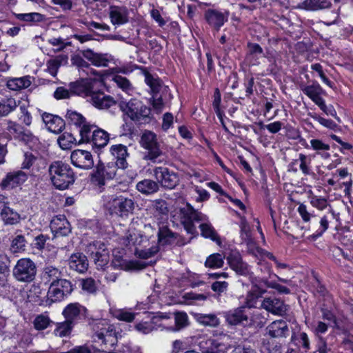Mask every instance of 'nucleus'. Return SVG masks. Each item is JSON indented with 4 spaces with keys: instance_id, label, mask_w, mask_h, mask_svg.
<instances>
[{
    "instance_id": "obj_5",
    "label": "nucleus",
    "mask_w": 353,
    "mask_h": 353,
    "mask_svg": "<svg viewBox=\"0 0 353 353\" xmlns=\"http://www.w3.org/2000/svg\"><path fill=\"white\" fill-rule=\"evenodd\" d=\"M251 281L253 287L251 291L248 292L246 297V305L248 307H254L255 299L261 296L262 294L266 292L265 290L259 286V284L261 283H263L268 288L276 290L280 294H288L290 293V290L285 286L281 285L276 282L269 281L268 279H261L259 283L256 279H252Z\"/></svg>"
},
{
    "instance_id": "obj_38",
    "label": "nucleus",
    "mask_w": 353,
    "mask_h": 353,
    "mask_svg": "<svg viewBox=\"0 0 353 353\" xmlns=\"http://www.w3.org/2000/svg\"><path fill=\"white\" fill-rule=\"evenodd\" d=\"M31 77L29 76L23 77L21 78H15L9 80L7 83V86L9 89L12 90H19L28 88L31 85Z\"/></svg>"
},
{
    "instance_id": "obj_64",
    "label": "nucleus",
    "mask_w": 353,
    "mask_h": 353,
    "mask_svg": "<svg viewBox=\"0 0 353 353\" xmlns=\"http://www.w3.org/2000/svg\"><path fill=\"white\" fill-rule=\"evenodd\" d=\"M105 179L101 170H99V168L97 165L95 170L90 174V181L92 183L101 187L105 184Z\"/></svg>"
},
{
    "instance_id": "obj_16",
    "label": "nucleus",
    "mask_w": 353,
    "mask_h": 353,
    "mask_svg": "<svg viewBox=\"0 0 353 353\" xmlns=\"http://www.w3.org/2000/svg\"><path fill=\"white\" fill-rule=\"evenodd\" d=\"M94 81L91 79H82L80 81L70 83V92L77 95L87 97L90 99Z\"/></svg>"
},
{
    "instance_id": "obj_63",
    "label": "nucleus",
    "mask_w": 353,
    "mask_h": 353,
    "mask_svg": "<svg viewBox=\"0 0 353 353\" xmlns=\"http://www.w3.org/2000/svg\"><path fill=\"white\" fill-rule=\"evenodd\" d=\"M296 344L299 347H302L305 352L310 348V339L305 332H300L296 339Z\"/></svg>"
},
{
    "instance_id": "obj_61",
    "label": "nucleus",
    "mask_w": 353,
    "mask_h": 353,
    "mask_svg": "<svg viewBox=\"0 0 353 353\" xmlns=\"http://www.w3.org/2000/svg\"><path fill=\"white\" fill-rule=\"evenodd\" d=\"M105 245L100 241H93L92 243H89L86 247V252L88 254H89L91 257L94 256L95 254H97V252H100L102 248H105Z\"/></svg>"
},
{
    "instance_id": "obj_17",
    "label": "nucleus",
    "mask_w": 353,
    "mask_h": 353,
    "mask_svg": "<svg viewBox=\"0 0 353 353\" xmlns=\"http://www.w3.org/2000/svg\"><path fill=\"white\" fill-rule=\"evenodd\" d=\"M82 54L97 67H107L109 63L113 61V57L110 54L97 53L90 49L83 50Z\"/></svg>"
},
{
    "instance_id": "obj_12",
    "label": "nucleus",
    "mask_w": 353,
    "mask_h": 353,
    "mask_svg": "<svg viewBox=\"0 0 353 353\" xmlns=\"http://www.w3.org/2000/svg\"><path fill=\"white\" fill-rule=\"evenodd\" d=\"M62 314L65 320L75 325L87 316V309L79 303L68 304L63 310Z\"/></svg>"
},
{
    "instance_id": "obj_47",
    "label": "nucleus",
    "mask_w": 353,
    "mask_h": 353,
    "mask_svg": "<svg viewBox=\"0 0 353 353\" xmlns=\"http://www.w3.org/2000/svg\"><path fill=\"white\" fill-rule=\"evenodd\" d=\"M110 312L114 317L120 321L132 322L134 319V314L127 310L111 309Z\"/></svg>"
},
{
    "instance_id": "obj_57",
    "label": "nucleus",
    "mask_w": 353,
    "mask_h": 353,
    "mask_svg": "<svg viewBox=\"0 0 353 353\" xmlns=\"http://www.w3.org/2000/svg\"><path fill=\"white\" fill-rule=\"evenodd\" d=\"M16 101L10 98L3 103H0V115L2 117L7 116L9 113L14 111L17 108Z\"/></svg>"
},
{
    "instance_id": "obj_40",
    "label": "nucleus",
    "mask_w": 353,
    "mask_h": 353,
    "mask_svg": "<svg viewBox=\"0 0 353 353\" xmlns=\"http://www.w3.org/2000/svg\"><path fill=\"white\" fill-rule=\"evenodd\" d=\"M19 141L23 142L31 149L37 148L40 143L39 138L28 130H23Z\"/></svg>"
},
{
    "instance_id": "obj_18",
    "label": "nucleus",
    "mask_w": 353,
    "mask_h": 353,
    "mask_svg": "<svg viewBox=\"0 0 353 353\" xmlns=\"http://www.w3.org/2000/svg\"><path fill=\"white\" fill-rule=\"evenodd\" d=\"M27 179L28 175L23 171L9 172L2 180L1 186L4 189L13 188L23 184Z\"/></svg>"
},
{
    "instance_id": "obj_37",
    "label": "nucleus",
    "mask_w": 353,
    "mask_h": 353,
    "mask_svg": "<svg viewBox=\"0 0 353 353\" xmlns=\"http://www.w3.org/2000/svg\"><path fill=\"white\" fill-rule=\"evenodd\" d=\"M227 322L230 325H237L243 321H247V316L244 314L243 307L236 308L228 312L225 315Z\"/></svg>"
},
{
    "instance_id": "obj_41",
    "label": "nucleus",
    "mask_w": 353,
    "mask_h": 353,
    "mask_svg": "<svg viewBox=\"0 0 353 353\" xmlns=\"http://www.w3.org/2000/svg\"><path fill=\"white\" fill-rule=\"evenodd\" d=\"M74 325L65 320L63 322L57 323L54 330V334L59 337L69 336Z\"/></svg>"
},
{
    "instance_id": "obj_26",
    "label": "nucleus",
    "mask_w": 353,
    "mask_h": 353,
    "mask_svg": "<svg viewBox=\"0 0 353 353\" xmlns=\"http://www.w3.org/2000/svg\"><path fill=\"white\" fill-rule=\"evenodd\" d=\"M70 268L79 273L85 272L88 268L87 257L82 253L72 254L68 260Z\"/></svg>"
},
{
    "instance_id": "obj_28",
    "label": "nucleus",
    "mask_w": 353,
    "mask_h": 353,
    "mask_svg": "<svg viewBox=\"0 0 353 353\" xmlns=\"http://www.w3.org/2000/svg\"><path fill=\"white\" fill-rule=\"evenodd\" d=\"M110 18L114 25H123L128 22V13L125 8L111 6L110 8Z\"/></svg>"
},
{
    "instance_id": "obj_9",
    "label": "nucleus",
    "mask_w": 353,
    "mask_h": 353,
    "mask_svg": "<svg viewBox=\"0 0 353 353\" xmlns=\"http://www.w3.org/2000/svg\"><path fill=\"white\" fill-rule=\"evenodd\" d=\"M153 174L159 185L169 190L175 188L179 183V174L166 167H156Z\"/></svg>"
},
{
    "instance_id": "obj_59",
    "label": "nucleus",
    "mask_w": 353,
    "mask_h": 353,
    "mask_svg": "<svg viewBox=\"0 0 353 353\" xmlns=\"http://www.w3.org/2000/svg\"><path fill=\"white\" fill-rule=\"evenodd\" d=\"M26 241L23 235L19 234L12 241V250L13 252H21L26 249Z\"/></svg>"
},
{
    "instance_id": "obj_27",
    "label": "nucleus",
    "mask_w": 353,
    "mask_h": 353,
    "mask_svg": "<svg viewBox=\"0 0 353 353\" xmlns=\"http://www.w3.org/2000/svg\"><path fill=\"white\" fill-rule=\"evenodd\" d=\"M205 17L208 23L216 30H219L228 20V14L214 10H208Z\"/></svg>"
},
{
    "instance_id": "obj_10",
    "label": "nucleus",
    "mask_w": 353,
    "mask_h": 353,
    "mask_svg": "<svg viewBox=\"0 0 353 353\" xmlns=\"http://www.w3.org/2000/svg\"><path fill=\"white\" fill-rule=\"evenodd\" d=\"M72 290L73 286L69 280H59L50 283L48 292V298L52 302L61 301L65 296L70 294Z\"/></svg>"
},
{
    "instance_id": "obj_4",
    "label": "nucleus",
    "mask_w": 353,
    "mask_h": 353,
    "mask_svg": "<svg viewBox=\"0 0 353 353\" xmlns=\"http://www.w3.org/2000/svg\"><path fill=\"white\" fill-rule=\"evenodd\" d=\"M95 342L112 346L117 341V332L113 325L105 321H98L92 325Z\"/></svg>"
},
{
    "instance_id": "obj_31",
    "label": "nucleus",
    "mask_w": 353,
    "mask_h": 353,
    "mask_svg": "<svg viewBox=\"0 0 353 353\" xmlns=\"http://www.w3.org/2000/svg\"><path fill=\"white\" fill-rule=\"evenodd\" d=\"M194 319L199 324L211 327H216L220 324V320L214 314L195 313Z\"/></svg>"
},
{
    "instance_id": "obj_23",
    "label": "nucleus",
    "mask_w": 353,
    "mask_h": 353,
    "mask_svg": "<svg viewBox=\"0 0 353 353\" xmlns=\"http://www.w3.org/2000/svg\"><path fill=\"white\" fill-rule=\"evenodd\" d=\"M88 101L94 107L101 110L108 109L116 105V102L112 97L106 96L102 92H94Z\"/></svg>"
},
{
    "instance_id": "obj_32",
    "label": "nucleus",
    "mask_w": 353,
    "mask_h": 353,
    "mask_svg": "<svg viewBox=\"0 0 353 353\" xmlns=\"http://www.w3.org/2000/svg\"><path fill=\"white\" fill-rule=\"evenodd\" d=\"M248 53L247 59L251 65L259 64V59L265 57L262 48L258 43H249L248 44Z\"/></svg>"
},
{
    "instance_id": "obj_6",
    "label": "nucleus",
    "mask_w": 353,
    "mask_h": 353,
    "mask_svg": "<svg viewBox=\"0 0 353 353\" xmlns=\"http://www.w3.org/2000/svg\"><path fill=\"white\" fill-rule=\"evenodd\" d=\"M119 105L121 111L133 121H141L150 114V109L137 99H131L128 102L121 101Z\"/></svg>"
},
{
    "instance_id": "obj_55",
    "label": "nucleus",
    "mask_w": 353,
    "mask_h": 353,
    "mask_svg": "<svg viewBox=\"0 0 353 353\" xmlns=\"http://www.w3.org/2000/svg\"><path fill=\"white\" fill-rule=\"evenodd\" d=\"M240 228L241 239L247 244L251 243L252 242V240L251 239L250 228L248 223L247 222L245 218L241 219Z\"/></svg>"
},
{
    "instance_id": "obj_3",
    "label": "nucleus",
    "mask_w": 353,
    "mask_h": 353,
    "mask_svg": "<svg viewBox=\"0 0 353 353\" xmlns=\"http://www.w3.org/2000/svg\"><path fill=\"white\" fill-rule=\"evenodd\" d=\"M139 143L145 150L144 160L154 163H161L164 161L163 152L155 133L150 130H145L141 136Z\"/></svg>"
},
{
    "instance_id": "obj_58",
    "label": "nucleus",
    "mask_w": 353,
    "mask_h": 353,
    "mask_svg": "<svg viewBox=\"0 0 353 353\" xmlns=\"http://www.w3.org/2000/svg\"><path fill=\"white\" fill-rule=\"evenodd\" d=\"M309 199L312 206L319 210H323L328 205L327 200L324 197L316 196L312 194L309 196Z\"/></svg>"
},
{
    "instance_id": "obj_8",
    "label": "nucleus",
    "mask_w": 353,
    "mask_h": 353,
    "mask_svg": "<svg viewBox=\"0 0 353 353\" xmlns=\"http://www.w3.org/2000/svg\"><path fill=\"white\" fill-rule=\"evenodd\" d=\"M13 276L19 281L31 282L35 278L37 267L35 263L28 258H23L17 262L13 268Z\"/></svg>"
},
{
    "instance_id": "obj_53",
    "label": "nucleus",
    "mask_w": 353,
    "mask_h": 353,
    "mask_svg": "<svg viewBox=\"0 0 353 353\" xmlns=\"http://www.w3.org/2000/svg\"><path fill=\"white\" fill-rule=\"evenodd\" d=\"M15 16L17 19L26 22H41L45 20V17L39 12L16 14Z\"/></svg>"
},
{
    "instance_id": "obj_29",
    "label": "nucleus",
    "mask_w": 353,
    "mask_h": 353,
    "mask_svg": "<svg viewBox=\"0 0 353 353\" xmlns=\"http://www.w3.org/2000/svg\"><path fill=\"white\" fill-rule=\"evenodd\" d=\"M2 125H3L4 133L8 138L19 140L21 137L24 129L19 123L11 120H4Z\"/></svg>"
},
{
    "instance_id": "obj_43",
    "label": "nucleus",
    "mask_w": 353,
    "mask_h": 353,
    "mask_svg": "<svg viewBox=\"0 0 353 353\" xmlns=\"http://www.w3.org/2000/svg\"><path fill=\"white\" fill-rule=\"evenodd\" d=\"M158 318L156 316H153L149 321H141L137 323L135 325V327L137 331L141 332L143 334H148L152 332L154 330H157V323L158 321Z\"/></svg>"
},
{
    "instance_id": "obj_60",
    "label": "nucleus",
    "mask_w": 353,
    "mask_h": 353,
    "mask_svg": "<svg viewBox=\"0 0 353 353\" xmlns=\"http://www.w3.org/2000/svg\"><path fill=\"white\" fill-rule=\"evenodd\" d=\"M145 81L150 86L153 92H158L160 89V82L158 79L154 78L150 72H145Z\"/></svg>"
},
{
    "instance_id": "obj_13",
    "label": "nucleus",
    "mask_w": 353,
    "mask_h": 353,
    "mask_svg": "<svg viewBox=\"0 0 353 353\" xmlns=\"http://www.w3.org/2000/svg\"><path fill=\"white\" fill-rule=\"evenodd\" d=\"M158 242L161 245L181 246L185 244L183 239L165 225L160 226L159 228Z\"/></svg>"
},
{
    "instance_id": "obj_22",
    "label": "nucleus",
    "mask_w": 353,
    "mask_h": 353,
    "mask_svg": "<svg viewBox=\"0 0 353 353\" xmlns=\"http://www.w3.org/2000/svg\"><path fill=\"white\" fill-rule=\"evenodd\" d=\"M50 227L56 235L67 236L71 232L70 223L63 215L54 217Z\"/></svg>"
},
{
    "instance_id": "obj_35",
    "label": "nucleus",
    "mask_w": 353,
    "mask_h": 353,
    "mask_svg": "<svg viewBox=\"0 0 353 353\" xmlns=\"http://www.w3.org/2000/svg\"><path fill=\"white\" fill-rule=\"evenodd\" d=\"M63 276L62 271L52 265H48L43 268V279L46 282L55 283L59 280H63Z\"/></svg>"
},
{
    "instance_id": "obj_21",
    "label": "nucleus",
    "mask_w": 353,
    "mask_h": 353,
    "mask_svg": "<svg viewBox=\"0 0 353 353\" xmlns=\"http://www.w3.org/2000/svg\"><path fill=\"white\" fill-rule=\"evenodd\" d=\"M0 218L6 225H14L19 222L20 214L5 201H0Z\"/></svg>"
},
{
    "instance_id": "obj_25",
    "label": "nucleus",
    "mask_w": 353,
    "mask_h": 353,
    "mask_svg": "<svg viewBox=\"0 0 353 353\" xmlns=\"http://www.w3.org/2000/svg\"><path fill=\"white\" fill-rule=\"evenodd\" d=\"M266 330L273 338L286 337L289 334L287 322L283 320L273 321L266 327Z\"/></svg>"
},
{
    "instance_id": "obj_30",
    "label": "nucleus",
    "mask_w": 353,
    "mask_h": 353,
    "mask_svg": "<svg viewBox=\"0 0 353 353\" xmlns=\"http://www.w3.org/2000/svg\"><path fill=\"white\" fill-rule=\"evenodd\" d=\"M301 90L306 94L316 105L319 104L323 99L321 97L323 92V88L317 83L310 85L301 87Z\"/></svg>"
},
{
    "instance_id": "obj_44",
    "label": "nucleus",
    "mask_w": 353,
    "mask_h": 353,
    "mask_svg": "<svg viewBox=\"0 0 353 353\" xmlns=\"http://www.w3.org/2000/svg\"><path fill=\"white\" fill-rule=\"evenodd\" d=\"M97 165L105 179H113L117 174V168H119L113 162H109L106 165H104L102 163H99Z\"/></svg>"
},
{
    "instance_id": "obj_54",
    "label": "nucleus",
    "mask_w": 353,
    "mask_h": 353,
    "mask_svg": "<svg viewBox=\"0 0 353 353\" xmlns=\"http://www.w3.org/2000/svg\"><path fill=\"white\" fill-rule=\"evenodd\" d=\"M152 209L156 215H167L169 211L167 202L163 199L153 201Z\"/></svg>"
},
{
    "instance_id": "obj_46",
    "label": "nucleus",
    "mask_w": 353,
    "mask_h": 353,
    "mask_svg": "<svg viewBox=\"0 0 353 353\" xmlns=\"http://www.w3.org/2000/svg\"><path fill=\"white\" fill-rule=\"evenodd\" d=\"M52 321L46 313L37 315L33 321L34 327L39 331L49 327Z\"/></svg>"
},
{
    "instance_id": "obj_24",
    "label": "nucleus",
    "mask_w": 353,
    "mask_h": 353,
    "mask_svg": "<svg viewBox=\"0 0 353 353\" xmlns=\"http://www.w3.org/2000/svg\"><path fill=\"white\" fill-rule=\"evenodd\" d=\"M42 119L47 129L55 134L61 132L65 126L64 121L57 115L45 112L42 114Z\"/></svg>"
},
{
    "instance_id": "obj_15",
    "label": "nucleus",
    "mask_w": 353,
    "mask_h": 353,
    "mask_svg": "<svg viewBox=\"0 0 353 353\" xmlns=\"http://www.w3.org/2000/svg\"><path fill=\"white\" fill-rule=\"evenodd\" d=\"M227 261L230 268L234 270L236 274L243 276H249L252 278V273L249 265L242 261L241 254L237 251H231L227 256Z\"/></svg>"
},
{
    "instance_id": "obj_14",
    "label": "nucleus",
    "mask_w": 353,
    "mask_h": 353,
    "mask_svg": "<svg viewBox=\"0 0 353 353\" xmlns=\"http://www.w3.org/2000/svg\"><path fill=\"white\" fill-rule=\"evenodd\" d=\"M71 163L77 168L89 170L94 165V160L90 152L75 150L70 155Z\"/></svg>"
},
{
    "instance_id": "obj_62",
    "label": "nucleus",
    "mask_w": 353,
    "mask_h": 353,
    "mask_svg": "<svg viewBox=\"0 0 353 353\" xmlns=\"http://www.w3.org/2000/svg\"><path fill=\"white\" fill-rule=\"evenodd\" d=\"M309 116L327 128L334 130L337 127L336 123L333 121L321 117L316 113H309Z\"/></svg>"
},
{
    "instance_id": "obj_51",
    "label": "nucleus",
    "mask_w": 353,
    "mask_h": 353,
    "mask_svg": "<svg viewBox=\"0 0 353 353\" xmlns=\"http://www.w3.org/2000/svg\"><path fill=\"white\" fill-rule=\"evenodd\" d=\"M79 134L81 136V142H90L92 139V134L93 130L97 128L96 126L88 124L85 122L81 127H79Z\"/></svg>"
},
{
    "instance_id": "obj_19",
    "label": "nucleus",
    "mask_w": 353,
    "mask_h": 353,
    "mask_svg": "<svg viewBox=\"0 0 353 353\" xmlns=\"http://www.w3.org/2000/svg\"><path fill=\"white\" fill-rule=\"evenodd\" d=\"M110 152L114 159V162L119 168L125 169L128 167L126 158L129 156L128 148L122 144L113 145L110 148Z\"/></svg>"
},
{
    "instance_id": "obj_1",
    "label": "nucleus",
    "mask_w": 353,
    "mask_h": 353,
    "mask_svg": "<svg viewBox=\"0 0 353 353\" xmlns=\"http://www.w3.org/2000/svg\"><path fill=\"white\" fill-rule=\"evenodd\" d=\"M179 214L180 221L188 233L194 234L196 232V228L194 225V222H204L199 225L201 235L216 242L219 245L221 243L220 238L214 228L211 224L205 222L208 220L206 215L194 209L189 203L181 208Z\"/></svg>"
},
{
    "instance_id": "obj_50",
    "label": "nucleus",
    "mask_w": 353,
    "mask_h": 353,
    "mask_svg": "<svg viewBox=\"0 0 353 353\" xmlns=\"http://www.w3.org/2000/svg\"><path fill=\"white\" fill-rule=\"evenodd\" d=\"M175 327L174 331H179L186 327L189 324L188 314L184 312H177L174 313Z\"/></svg>"
},
{
    "instance_id": "obj_56",
    "label": "nucleus",
    "mask_w": 353,
    "mask_h": 353,
    "mask_svg": "<svg viewBox=\"0 0 353 353\" xmlns=\"http://www.w3.org/2000/svg\"><path fill=\"white\" fill-rule=\"evenodd\" d=\"M72 63L74 65L77 66L79 70L88 74L90 72L95 74V72L92 70L90 67V64L87 63L81 57L76 55L71 59Z\"/></svg>"
},
{
    "instance_id": "obj_11",
    "label": "nucleus",
    "mask_w": 353,
    "mask_h": 353,
    "mask_svg": "<svg viewBox=\"0 0 353 353\" xmlns=\"http://www.w3.org/2000/svg\"><path fill=\"white\" fill-rule=\"evenodd\" d=\"M229 336L223 334L219 338H210L199 343L202 353H225L229 345L225 343Z\"/></svg>"
},
{
    "instance_id": "obj_49",
    "label": "nucleus",
    "mask_w": 353,
    "mask_h": 353,
    "mask_svg": "<svg viewBox=\"0 0 353 353\" xmlns=\"http://www.w3.org/2000/svg\"><path fill=\"white\" fill-rule=\"evenodd\" d=\"M58 143L62 149L67 150L77 143V139L72 134L65 132L59 136Z\"/></svg>"
},
{
    "instance_id": "obj_42",
    "label": "nucleus",
    "mask_w": 353,
    "mask_h": 353,
    "mask_svg": "<svg viewBox=\"0 0 353 353\" xmlns=\"http://www.w3.org/2000/svg\"><path fill=\"white\" fill-rule=\"evenodd\" d=\"M330 5V2L328 0H304L301 7L306 10H317L327 8Z\"/></svg>"
},
{
    "instance_id": "obj_36",
    "label": "nucleus",
    "mask_w": 353,
    "mask_h": 353,
    "mask_svg": "<svg viewBox=\"0 0 353 353\" xmlns=\"http://www.w3.org/2000/svg\"><path fill=\"white\" fill-rule=\"evenodd\" d=\"M310 143L312 148L316 151V154L320 155L323 159H327L330 157L331 155L328 152L330 149L329 144L317 139H311Z\"/></svg>"
},
{
    "instance_id": "obj_39",
    "label": "nucleus",
    "mask_w": 353,
    "mask_h": 353,
    "mask_svg": "<svg viewBox=\"0 0 353 353\" xmlns=\"http://www.w3.org/2000/svg\"><path fill=\"white\" fill-rule=\"evenodd\" d=\"M112 81L115 83L118 88L128 94H130L131 92L134 91L133 85L130 81L125 77L117 74L112 77Z\"/></svg>"
},
{
    "instance_id": "obj_45",
    "label": "nucleus",
    "mask_w": 353,
    "mask_h": 353,
    "mask_svg": "<svg viewBox=\"0 0 353 353\" xmlns=\"http://www.w3.org/2000/svg\"><path fill=\"white\" fill-rule=\"evenodd\" d=\"M223 259L224 256L221 254H212L207 258L205 265L207 268L213 269L222 268L224 263Z\"/></svg>"
},
{
    "instance_id": "obj_52",
    "label": "nucleus",
    "mask_w": 353,
    "mask_h": 353,
    "mask_svg": "<svg viewBox=\"0 0 353 353\" xmlns=\"http://www.w3.org/2000/svg\"><path fill=\"white\" fill-rule=\"evenodd\" d=\"M68 122L77 127H81L85 122V119L82 114L76 111L68 110L65 114Z\"/></svg>"
},
{
    "instance_id": "obj_2",
    "label": "nucleus",
    "mask_w": 353,
    "mask_h": 353,
    "mask_svg": "<svg viewBox=\"0 0 353 353\" xmlns=\"http://www.w3.org/2000/svg\"><path fill=\"white\" fill-rule=\"evenodd\" d=\"M50 180L58 190L68 189L75 181V174L70 166L63 161H54L49 167Z\"/></svg>"
},
{
    "instance_id": "obj_7",
    "label": "nucleus",
    "mask_w": 353,
    "mask_h": 353,
    "mask_svg": "<svg viewBox=\"0 0 353 353\" xmlns=\"http://www.w3.org/2000/svg\"><path fill=\"white\" fill-rule=\"evenodd\" d=\"M135 203L131 198L119 195L112 198L107 203V208L111 214L121 217H126L132 214Z\"/></svg>"
},
{
    "instance_id": "obj_20",
    "label": "nucleus",
    "mask_w": 353,
    "mask_h": 353,
    "mask_svg": "<svg viewBox=\"0 0 353 353\" xmlns=\"http://www.w3.org/2000/svg\"><path fill=\"white\" fill-rule=\"evenodd\" d=\"M261 307L268 312L279 316L283 315L287 311V306L283 301L276 298H265Z\"/></svg>"
},
{
    "instance_id": "obj_34",
    "label": "nucleus",
    "mask_w": 353,
    "mask_h": 353,
    "mask_svg": "<svg viewBox=\"0 0 353 353\" xmlns=\"http://www.w3.org/2000/svg\"><path fill=\"white\" fill-rule=\"evenodd\" d=\"M136 187L139 192L145 195L156 193L159 190L157 182L151 179L142 180L137 183Z\"/></svg>"
},
{
    "instance_id": "obj_33",
    "label": "nucleus",
    "mask_w": 353,
    "mask_h": 353,
    "mask_svg": "<svg viewBox=\"0 0 353 353\" xmlns=\"http://www.w3.org/2000/svg\"><path fill=\"white\" fill-rule=\"evenodd\" d=\"M109 134L101 128L93 130L90 141L93 145L97 148H103L109 141Z\"/></svg>"
},
{
    "instance_id": "obj_48",
    "label": "nucleus",
    "mask_w": 353,
    "mask_h": 353,
    "mask_svg": "<svg viewBox=\"0 0 353 353\" xmlns=\"http://www.w3.org/2000/svg\"><path fill=\"white\" fill-rule=\"evenodd\" d=\"M94 263L98 268H103L109 261V252L108 249L102 248V250L94 256L92 257Z\"/></svg>"
}]
</instances>
